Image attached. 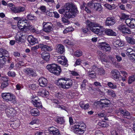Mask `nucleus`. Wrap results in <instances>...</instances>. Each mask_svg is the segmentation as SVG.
I'll return each instance as SVG.
<instances>
[{
    "label": "nucleus",
    "mask_w": 135,
    "mask_h": 135,
    "mask_svg": "<svg viewBox=\"0 0 135 135\" xmlns=\"http://www.w3.org/2000/svg\"><path fill=\"white\" fill-rule=\"evenodd\" d=\"M59 12L63 14L65 17L70 18L73 17L77 13L76 6L72 3H67L62 8L59 10Z\"/></svg>",
    "instance_id": "obj_1"
},
{
    "label": "nucleus",
    "mask_w": 135,
    "mask_h": 135,
    "mask_svg": "<svg viewBox=\"0 0 135 135\" xmlns=\"http://www.w3.org/2000/svg\"><path fill=\"white\" fill-rule=\"evenodd\" d=\"M80 8L82 10L85 9L88 13L91 12L89 8L99 13H101L103 10V8L100 3L91 2L88 3L87 4L83 3V4L81 6Z\"/></svg>",
    "instance_id": "obj_2"
},
{
    "label": "nucleus",
    "mask_w": 135,
    "mask_h": 135,
    "mask_svg": "<svg viewBox=\"0 0 135 135\" xmlns=\"http://www.w3.org/2000/svg\"><path fill=\"white\" fill-rule=\"evenodd\" d=\"M12 59L8 51L4 48H0V64H4L7 61L8 63H10Z\"/></svg>",
    "instance_id": "obj_3"
},
{
    "label": "nucleus",
    "mask_w": 135,
    "mask_h": 135,
    "mask_svg": "<svg viewBox=\"0 0 135 135\" xmlns=\"http://www.w3.org/2000/svg\"><path fill=\"white\" fill-rule=\"evenodd\" d=\"M73 83L71 79L65 80L64 78H60L56 81V84L60 88L67 89L72 86Z\"/></svg>",
    "instance_id": "obj_4"
},
{
    "label": "nucleus",
    "mask_w": 135,
    "mask_h": 135,
    "mask_svg": "<svg viewBox=\"0 0 135 135\" xmlns=\"http://www.w3.org/2000/svg\"><path fill=\"white\" fill-rule=\"evenodd\" d=\"M46 68L49 71L55 75H59L61 71L60 66L55 64L48 65Z\"/></svg>",
    "instance_id": "obj_5"
},
{
    "label": "nucleus",
    "mask_w": 135,
    "mask_h": 135,
    "mask_svg": "<svg viewBox=\"0 0 135 135\" xmlns=\"http://www.w3.org/2000/svg\"><path fill=\"white\" fill-rule=\"evenodd\" d=\"M84 124L83 123H77L75 125L72 127L71 129L75 133L79 134H82L84 132Z\"/></svg>",
    "instance_id": "obj_6"
},
{
    "label": "nucleus",
    "mask_w": 135,
    "mask_h": 135,
    "mask_svg": "<svg viewBox=\"0 0 135 135\" xmlns=\"http://www.w3.org/2000/svg\"><path fill=\"white\" fill-rule=\"evenodd\" d=\"M1 96L4 100L7 101H11L13 104L16 103L17 102L15 95L11 93H2Z\"/></svg>",
    "instance_id": "obj_7"
},
{
    "label": "nucleus",
    "mask_w": 135,
    "mask_h": 135,
    "mask_svg": "<svg viewBox=\"0 0 135 135\" xmlns=\"http://www.w3.org/2000/svg\"><path fill=\"white\" fill-rule=\"evenodd\" d=\"M29 22L26 18H22L18 22V26L20 30H26V26L28 25Z\"/></svg>",
    "instance_id": "obj_8"
},
{
    "label": "nucleus",
    "mask_w": 135,
    "mask_h": 135,
    "mask_svg": "<svg viewBox=\"0 0 135 135\" xmlns=\"http://www.w3.org/2000/svg\"><path fill=\"white\" fill-rule=\"evenodd\" d=\"M98 46L105 52H109L111 49L110 45L105 42L99 43Z\"/></svg>",
    "instance_id": "obj_9"
},
{
    "label": "nucleus",
    "mask_w": 135,
    "mask_h": 135,
    "mask_svg": "<svg viewBox=\"0 0 135 135\" xmlns=\"http://www.w3.org/2000/svg\"><path fill=\"white\" fill-rule=\"evenodd\" d=\"M118 29L119 30L124 34H128L131 33V31L128 27H127L125 25L122 24L118 26Z\"/></svg>",
    "instance_id": "obj_10"
},
{
    "label": "nucleus",
    "mask_w": 135,
    "mask_h": 135,
    "mask_svg": "<svg viewBox=\"0 0 135 135\" xmlns=\"http://www.w3.org/2000/svg\"><path fill=\"white\" fill-rule=\"evenodd\" d=\"M86 25L88 28L91 30L93 28L99 27L100 28H102L103 26L100 25L98 23H95L94 22H90L89 20H87L86 22Z\"/></svg>",
    "instance_id": "obj_11"
},
{
    "label": "nucleus",
    "mask_w": 135,
    "mask_h": 135,
    "mask_svg": "<svg viewBox=\"0 0 135 135\" xmlns=\"http://www.w3.org/2000/svg\"><path fill=\"white\" fill-rule=\"evenodd\" d=\"M43 31L47 33H49L52 30V27L51 23L44 22L43 23Z\"/></svg>",
    "instance_id": "obj_12"
},
{
    "label": "nucleus",
    "mask_w": 135,
    "mask_h": 135,
    "mask_svg": "<svg viewBox=\"0 0 135 135\" xmlns=\"http://www.w3.org/2000/svg\"><path fill=\"white\" fill-rule=\"evenodd\" d=\"M57 61L58 63L63 65L67 66L68 60L65 57L63 56H59L58 57Z\"/></svg>",
    "instance_id": "obj_13"
},
{
    "label": "nucleus",
    "mask_w": 135,
    "mask_h": 135,
    "mask_svg": "<svg viewBox=\"0 0 135 135\" xmlns=\"http://www.w3.org/2000/svg\"><path fill=\"white\" fill-rule=\"evenodd\" d=\"M97 53L99 59H100L103 63L107 62V57L105 54L103 53L100 51H97Z\"/></svg>",
    "instance_id": "obj_14"
},
{
    "label": "nucleus",
    "mask_w": 135,
    "mask_h": 135,
    "mask_svg": "<svg viewBox=\"0 0 135 135\" xmlns=\"http://www.w3.org/2000/svg\"><path fill=\"white\" fill-rule=\"evenodd\" d=\"M115 23V20L114 17H108L105 23L106 26H111L114 25Z\"/></svg>",
    "instance_id": "obj_15"
},
{
    "label": "nucleus",
    "mask_w": 135,
    "mask_h": 135,
    "mask_svg": "<svg viewBox=\"0 0 135 135\" xmlns=\"http://www.w3.org/2000/svg\"><path fill=\"white\" fill-rule=\"evenodd\" d=\"M24 71L27 75L32 76H36L37 75L35 72L31 68H27L24 69Z\"/></svg>",
    "instance_id": "obj_16"
},
{
    "label": "nucleus",
    "mask_w": 135,
    "mask_h": 135,
    "mask_svg": "<svg viewBox=\"0 0 135 135\" xmlns=\"http://www.w3.org/2000/svg\"><path fill=\"white\" fill-rule=\"evenodd\" d=\"M11 10L15 13H20L23 12L25 10L24 7L19 6L18 7H12L11 8Z\"/></svg>",
    "instance_id": "obj_17"
},
{
    "label": "nucleus",
    "mask_w": 135,
    "mask_h": 135,
    "mask_svg": "<svg viewBox=\"0 0 135 135\" xmlns=\"http://www.w3.org/2000/svg\"><path fill=\"white\" fill-rule=\"evenodd\" d=\"M38 82L40 85L42 87L46 86L48 83L47 79L44 77L39 78Z\"/></svg>",
    "instance_id": "obj_18"
},
{
    "label": "nucleus",
    "mask_w": 135,
    "mask_h": 135,
    "mask_svg": "<svg viewBox=\"0 0 135 135\" xmlns=\"http://www.w3.org/2000/svg\"><path fill=\"white\" fill-rule=\"evenodd\" d=\"M111 73L113 78L118 79L120 77V73L118 70H113L111 71Z\"/></svg>",
    "instance_id": "obj_19"
},
{
    "label": "nucleus",
    "mask_w": 135,
    "mask_h": 135,
    "mask_svg": "<svg viewBox=\"0 0 135 135\" xmlns=\"http://www.w3.org/2000/svg\"><path fill=\"white\" fill-rule=\"evenodd\" d=\"M28 41L31 45H33L35 43H37V40L31 35L29 36L27 38Z\"/></svg>",
    "instance_id": "obj_20"
},
{
    "label": "nucleus",
    "mask_w": 135,
    "mask_h": 135,
    "mask_svg": "<svg viewBox=\"0 0 135 135\" xmlns=\"http://www.w3.org/2000/svg\"><path fill=\"white\" fill-rule=\"evenodd\" d=\"M40 48L46 51H51L52 50L51 46H48L47 45H44L41 44Z\"/></svg>",
    "instance_id": "obj_21"
},
{
    "label": "nucleus",
    "mask_w": 135,
    "mask_h": 135,
    "mask_svg": "<svg viewBox=\"0 0 135 135\" xmlns=\"http://www.w3.org/2000/svg\"><path fill=\"white\" fill-rule=\"evenodd\" d=\"M30 111V114L32 116H38L40 115L39 111L36 108H34L31 109Z\"/></svg>",
    "instance_id": "obj_22"
},
{
    "label": "nucleus",
    "mask_w": 135,
    "mask_h": 135,
    "mask_svg": "<svg viewBox=\"0 0 135 135\" xmlns=\"http://www.w3.org/2000/svg\"><path fill=\"white\" fill-rule=\"evenodd\" d=\"M38 94L43 97H47L49 95L48 92L45 89H41L38 92Z\"/></svg>",
    "instance_id": "obj_23"
},
{
    "label": "nucleus",
    "mask_w": 135,
    "mask_h": 135,
    "mask_svg": "<svg viewBox=\"0 0 135 135\" xmlns=\"http://www.w3.org/2000/svg\"><path fill=\"white\" fill-rule=\"evenodd\" d=\"M32 103L34 106L37 107L38 109H41L42 108V103L40 100L32 102Z\"/></svg>",
    "instance_id": "obj_24"
},
{
    "label": "nucleus",
    "mask_w": 135,
    "mask_h": 135,
    "mask_svg": "<svg viewBox=\"0 0 135 135\" xmlns=\"http://www.w3.org/2000/svg\"><path fill=\"white\" fill-rule=\"evenodd\" d=\"M56 50L59 53L62 54L65 51L64 46L61 44H59L58 45Z\"/></svg>",
    "instance_id": "obj_25"
},
{
    "label": "nucleus",
    "mask_w": 135,
    "mask_h": 135,
    "mask_svg": "<svg viewBox=\"0 0 135 135\" xmlns=\"http://www.w3.org/2000/svg\"><path fill=\"white\" fill-rule=\"evenodd\" d=\"M55 121L57 123L60 124H63L65 122L64 118L60 117H57L55 119Z\"/></svg>",
    "instance_id": "obj_26"
},
{
    "label": "nucleus",
    "mask_w": 135,
    "mask_h": 135,
    "mask_svg": "<svg viewBox=\"0 0 135 135\" xmlns=\"http://www.w3.org/2000/svg\"><path fill=\"white\" fill-rule=\"evenodd\" d=\"M105 33L107 35L111 36H115L116 33L112 30L110 29H107L105 30Z\"/></svg>",
    "instance_id": "obj_27"
},
{
    "label": "nucleus",
    "mask_w": 135,
    "mask_h": 135,
    "mask_svg": "<svg viewBox=\"0 0 135 135\" xmlns=\"http://www.w3.org/2000/svg\"><path fill=\"white\" fill-rule=\"evenodd\" d=\"M127 42L131 44H135V40L131 36H126V37Z\"/></svg>",
    "instance_id": "obj_28"
},
{
    "label": "nucleus",
    "mask_w": 135,
    "mask_h": 135,
    "mask_svg": "<svg viewBox=\"0 0 135 135\" xmlns=\"http://www.w3.org/2000/svg\"><path fill=\"white\" fill-rule=\"evenodd\" d=\"M106 93L112 97H114L116 96V94L115 92L111 89H106L105 90Z\"/></svg>",
    "instance_id": "obj_29"
},
{
    "label": "nucleus",
    "mask_w": 135,
    "mask_h": 135,
    "mask_svg": "<svg viewBox=\"0 0 135 135\" xmlns=\"http://www.w3.org/2000/svg\"><path fill=\"white\" fill-rule=\"evenodd\" d=\"M114 45L115 47L119 46H122L124 45V43L120 40H117L115 41L114 43Z\"/></svg>",
    "instance_id": "obj_30"
},
{
    "label": "nucleus",
    "mask_w": 135,
    "mask_h": 135,
    "mask_svg": "<svg viewBox=\"0 0 135 135\" xmlns=\"http://www.w3.org/2000/svg\"><path fill=\"white\" fill-rule=\"evenodd\" d=\"M79 105L81 108L84 110L87 109L90 107L89 103H88L85 104L83 102H80L79 103Z\"/></svg>",
    "instance_id": "obj_31"
},
{
    "label": "nucleus",
    "mask_w": 135,
    "mask_h": 135,
    "mask_svg": "<svg viewBox=\"0 0 135 135\" xmlns=\"http://www.w3.org/2000/svg\"><path fill=\"white\" fill-rule=\"evenodd\" d=\"M119 113H120L124 116H128L130 115L129 113L125 110H123L120 108L118 110Z\"/></svg>",
    "instance_id": "obj_32"
},
{
    "label": "nucleus",
    "mask_w": 135,
    "mask_h": 135,
    "mask_svg": "<svg viewBox=\"0 0 135 135\" xmlns=\"http://www.w3.org/2000/svg\"><path fill=\"white\" fill-rule=\"evenodd\" d=\"M88 74L89 76L93 79L97 78L96 74L94 71H88Z\"/></svg>",
    "instance_id": "obj_33"
},
{
    "label": "nucleus",
    "mask_w": 135,
    "mask_h": 135,
    "mask_svg": "<svg viewBox=\"0 0 135 135\" xmlns=\"http://www.w3.org/2000/svg\"><path fill=\"white\" fill-rule=\"evenodd\" d=\"M6 112L8 115L9 114H15V110L13 108H7L6 110Z\"/></svg>",
    "instance_id": "obj_34"
},
{
    "label": "nucleus",
    "mask_w": 135,
    "mask_h": 135,
    "mask_svg": "<svg viewBox=\"0 0 135 135\" xmlns=\"http://www.w3.org/2000/svg\"><path fill=\"white\" fill-rule=\"evenodd\" d=\"M21 31L20 32V35L21 37H23L24 38H26L28 35V33L27 32V31L26 29L25 30H21Z\"/></svg>",
    "instance_id": "obj_35"
},
{
    "label": "nucleus",
    "mask_w": 135,
    "mask_h": 135,
    "mask_svg": "<svg viewBox=\"0 0 135 135\" xmlns=\"http://www.w3.org/2000/svg\"><path fill=\"white\" fill-rule=\"evenodd\" d=\"M42 58L46 61L49 60L50 57V54L48 53H46V54L42 55Z\"/></svg>",
    "instance_id": "obj_36"
},
{
    "label": "nucleus",
    "mask_w": 135,
    "mask_h": 135,
    "mask_svg": "<svg viewBox=\"0 0 135 135\" xmlns=\"http://www.w3.org/2000/svg\"><path fill=\"white\" fill-rule=\"evenodd\" d=\"M26 30H29L31 32H35L36 30L34 27L31 25H29V26L27 25L26 26Z\"/></svg>",
    "instance_id": "obj_37"
},
{
    "label": "nucleus",
    "mask_w": 135,
    "mask_h": 135,
    "mask_svg": "<svg viewBox=\"0 0 135 135\" xmlns=\"http://www.w3.org/2000/svg\"><path fill=\"white\" fill-rule=\"evenodd\" d=\"M128 56L130 60H135V51H132L129 54H128Z\"/></svg>",
    "instance_id": "obj_38"
},
{
    "label": "nucleus",
    "mask_w": 135,
    "mask_h": 135,
    "mask_svg": "<svg viewBox=\"0 0 135 135\" xmlns=\"http://www.w3.org/2000/svg\"><path fill=\"white\" fill-rule=\"evenodd\" d=\"M27 18L28 20H30L36 19L37 18L36 16L31 13L28 14L27 16Z\"/></svg>",
    "instance_id": "obj_39"
},
{
    "label": "nucleus",
    "mask_w": 135,
    "mask_h": 135,
    "mask_svg": "<svg viewBox=\"0 0 135 135\" xmlns=\"http://www.w3.org/2000/svg\"><path fill=\"white\" fill-rule=\"evenodd\" d=\"M74 30V28H73L69 27L64 30L63 31V33L65 34H66L69 32L73 31Z\"/></svg>",
    "instance_id": "obj_40"
},
{
    "label": "nucleus",
    "mask_w": 135,
    "mask_h": 135,
    "mask_svg": "<svg viewBox=\"0 0 135 135\" xmlns=\"http://www.w3.org/2000/svg\"><path fill=\"white\" fill-rule=\"evenodd\" d=\"M128 26L132 28H135V20L133 18L132 19L131 21Z\"/></svg>",
    "instance_id": "obj_41"
},
{
    "label": "nucleus",
    "mask_w": 135,
    "mask_h": 135,
    "mask_svg": "<svg viewBox=\"0 0 135 135\" xmlns=\"http://www.w3.org/2000/svg\"><path fill=\"white\" fill-rule=\"evenodd\" d=\"M111 133L112 135H121L120 130L118 129L114 130L112 131Z\"/></svg>",
    "instance_id": "obj_42"
},
{
    "label": "nucleus",
    "mask_w": 135,
    "mask_h": 135,
    "mask_svg": "<svg viewBox=\"0 0 135 135\" xmlns=\"http://www.w3.org/2000/svg\"><path fill=\"white\" fill-rule=\"evenodd\" d=\"M97 72L99 75H104L105 73V70L102 68H98L97 71Z\"/></svg>",
    "instance_id": "obj_43"
},
{
    "label": "nucleus",
    "mask_w": 135,
    "mask_h": 135,
    "mask_svg": "<svg viewBox=\"0 0 135 135\" xmlns=\"http://www.w3.org/2000/svg\"><path fill=\"white\" fill-rule=\"evenodd\" d=\"M98 125L103 127H107L108 126V125L106 123V122L104 121H102L98 123Z\"/></svg>",
    "instance_id": "obj_44"
},
{
    "label": "nucleus",
    "mask_w": 135,
    "mask_h": 135,
    "mask_svg": "<svg viewBox=\"0 0 135 135\" xmlns=\"http://www.w3.org/2000/svg\"><path fill=\"white\" fill-rule=\"evenodd\" d=\"M107 84L109 86V87L112 89H115L117 88V86L115 84H114L112 83L111 82H109Z\"/></svg>",
    "instance_id": "obj_45"
},
{
    "label": "nucleus",
    "mask_w": 135,
    "mask_h": 135,
    "mask_svg": "<svg viewBox=\"0 0 135 135\" xmlns=\"http://www.w3.org/2000/svg\"><path fill=\"white\" fill-rule=\"evenodd\" d=\"M91 30L92 32L97 35L98 34L100 31V29L97 28L96 27L93 28Z\"/></svg>",
    "instance_id": "obj_46"
},
{
    "label": "nucleus",
    "mask_w": 135,
    "mask_h": 135,
    "mask_svg": "<svg viewBox=\"0 0 135 135\" xmlns=\"http://www.w3.org/2000/svg\"><path fill=\"white\" fill-rule=\"evenodd\" d=\"M134 76H132L129 77L128 81L129 84H131L134 81L135 79Z\"/></svg>",
    "instance_id": "obj_47"
},
{
    "label": "nucleus",
    "mask_w": 135,
    "mask_h": 135,
    "mask_svg": "<svg viewBox=\"0 0 135 135\" xmlns=\"http://www.w3.org/2000/svg\"><path fill=\"white\" fill-rule=\"evenodd\" d=\"M103 105L105 104V105H108L110 103V101L109 100L105 98V99H102Z\"/></svg>",
    "instance_id": "obj_48"
},
{
    "label": "nucleus",
    "mask_w": 135,
    "mask_h": 135,
    "mask_svg": "<svg viewBox=\"0 0 135 135\" xmlns=\"http://www.w3.org/2000/svg\"><path fill=\"white\" fill-rule=\"evenodd\" d=\"M15 39L16 42L18 43L21 42L23 41V40L21 37H20L19 36H16L15 37Z\"/></svg>",
    "instance_id": "obj_49"
},
{
    "label": "nucleus",
    "mask_w": 135,
    "mask_h": 135,
    "mask_svg": "<svg viewBox=\"0 0 135 135\" xmlns=\"http://www.w3.org/2000/svg\"><path fill=\"white\" fill-rule=\"evenodd\" d=\"M87 80L84 79L81 85V88L83 90H85V83L87 82Z\"/></svg>",
    "instance_id": "obj_50"
},
{
    "label": "nucleus",
    "mask_w": 135,
    "mask_h": 135,
    "mask_svg": "<svg viewBox=\"0 0 135 135\" xmlns=\"http://www.w3.org/2000/svg\"><path fill=\"white\" fill-rule=\"evenodd\" d=\"M41 44H38V45H36V46L32 47H31V51H36L39 48H40V45Z\"/></svg>",
    "instance_id": "obj_51"
},
{
    "label": "nucleus",
    "mask_w": 135,
    "mask_h": 135,
    "mask_svg": "<svg viewBox=\"0 0 135 135\" xmlns=\"http://www.w3.org/2000/svg\"><path fill=\"white\" fill-rule=\"evenodd\" d=\"M82 52L80 50L76 51L75 53V55L77 57H79L82 55Z\"/></svg>",
    "instance_id": "obj_52"
},
{
    "label": "nucleus",
    "mask_w": 135,
    "mask_h": 135,
    "mask_svg": "<svg viewBox=\"0 0 135 135\" xmlns=\"http://www.w3.org/2000/svg\"><path fill=\"white\" fill-rule=\"evenodd\" d=\"M40 121V120L38 119H35L33 120L30 123V124L33 125L35 124L38 123L39 122V121Z\"/></svg>",
    "instance_id": "obj_53"
},
{
    "label": "nucleus",
    "mask_w": 135,
    "mask_h": 135,
    "mask_svg": "<svg viewBox=\"0 0 135 135\" xmlns=\"http://www.w3.org/2000/svg\"><path fill=\"white\" fill-rule=\"evenodd\" d=\"M51 134L53 135H60V131L57 129L55 130L52 133H51Z\"/></svg>",
    "instance_id": "obj_54"
},
{
    "label": "nucleus",
    "mask_w": 135,
    "mask_h": 135,
    "mask_svg": "<svg viewBox=\"0 0 135 135\" xmlns=\"http://www.w3.org/2000/svg\"><path fill=\"white\" fill-rule=\"evenodd\" d=\"M129 17V16L124 13H123L122 15L121 19L122 20H126Z\"/></svg>",
    "instance_id": "obj_55"
},
{
    "label": "nucleus",
    "mask_w": 135,
    "mask_h": 135,
    "mask_svg": "<svg viewBox=\"0 0 135 135\" xmlns=\"http://www.w3.org/2000/svg\"><path fill=\"white\" fill-rule=\"evenodd\" d=\"M8 85V83L7 82H3L1 86V88L3 89L5 87H6Z\"/></svg>",
    "instance_id": "obj_56"
},
{
    "label": "nucleus",
    "mask_w": 135,
    "mask_h": 135,
    "mask_svg": "<svg viewBox=\"0 0 135 135\" xmlns=\"http://www.w3.org/2000/svg\"><path fill=\"white\" fill-rule=\"evenodd\" d=\"M57 129L54 127H52L49 128V131L50 133L51 134V133H52Z\"/></svg>",
    "instance_id": "obj_57"
},
{
    "label": "nucleus",
    "mask_w": 135,
    "mask_h": 135,
    "mask_svg": "<svg viewBox=\"0 0 135 135\" xmlns=\"http://www.w3.org/2000/svg\"><path fill=\"white\" fill-rule=\"evenodd\" d=\"M39 9L41 10L42 12H45L46 11V8L45 6H41Z\"/></svg>",
    "instance_id": "obj_58"
},
{
    "label": "nucleus",
    "mask_w": 135,
    "mask_h": 135,
    "mask_svg": "<svg viewBox=\"0 0 135 135\" xmlns=\"http://www.w3.org/2000/svg\"><path fill=\"white\" fill-rule=\"evenodd\" d=\"M62 21L64 23L68 24L70 23L68 19L65 18L64 17H62Z\"/></svg>",
    "instance_id": "obj_59"
},
{
    "label": "nucleus",
    "mask_w": 135,
    "mask_h": 135,
    "mask_svg": "<svg viewBox=\"0 0 135 135\" xmlns=\"http://www.w3.org/2000/svg\"><path fill=\"white\" fill-rule=\"evenodd\" d=\"M29 88L33 90H35L37 88V86L35 84H32L29 85Z\"/></svg>",
    "instance_id": "obj_60"
},
{
    "label": "nucleus",
    "mask_w": 135,
    "mask_h": 135,
    "mask_svg": "<svg viewBox=\"0 0 135 135\" xmlns=\"http://www.w3.org/2000/svg\"><path fill=\"white\" fill-rule=\"evenodd\" d=\"M56 97L59 99H62L64 97L62 94L61 93H58L56 95Z\"/></svg>",
    "instance_id": "obj_61"
},
{
    "label": "nucleus",
    "mask_w": 135,
    "mask_h": 135,
    "mask_svg": "<svg viewBox=\"0 0 135 135\" xmlns=\"http://www.w3.org/2000/svg\"><path fill=\"white\" fill-rule=\"evenodd\" d=\"M1 80L3 81V82H8L9 80V79L7 77L2 76L1 78Z\"/></svg>",
    "instance_id": "obj_62"
},
{
    "label": "nucleus",
    "mask_w": 135,
    "mask_h": 135,
    "mask_svg": "<svg viewBox=\"0 0 135 135\" xmlns=\"http://www.w3.org/2000/svg\"><path fill=\"white\" fill-rule=\"evenodd\" d=\"M8 75L9 76L14 77L15 76V74L13 72L9 71L8 73Z\"/></svg>",
    "instance_id": "obj_63"
},
{
    "label": "nucleus",
    "mask_w": 135,
    "mask_h": 135,
    "mask_svg": "<svg viewBox=\"0 0 135 135\" xmlns=\"http://www.w3.org/2000/svg\"><path fill=\"white\" fill-rule=\"evenodd\" d=\"M35 135H45V133L44 132L38 131L35 134Z\"/></svg>",
    "instance_id": "obj_64"
}]
</instances>
